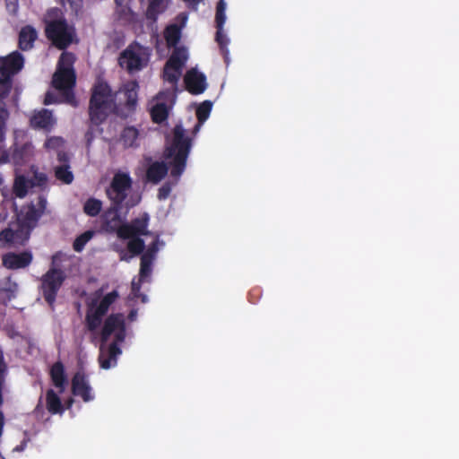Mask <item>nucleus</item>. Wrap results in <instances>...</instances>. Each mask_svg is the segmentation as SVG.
Instances as JSON below:
<instances>
[{
    "label": "nucleus",
    "instance_id": "nucleus-34",
    "mask_svg": "<svg viewBox=\"0 0 459 459\" xmlns=\"http://www.w3.org/2000/svg\"><path fill=\"white\" fill-rule=\"evenodd\" d=\"M160 244L163 245V242L160 241L159 236H157L156 238L148 246L146 250L143 251L141 257L154 262L159 252Z\"/></svg>",
    "mask_w": 459,
    "mask_h": 459
},
{
    "label": "nucleus",
    "instance_id": "nucleus-55",
    "mask_svg": "<svg viewBox=\"0 0 459 459\" xmlns=\"http://www.w3.org/2000/svg\"><path fill=\"white\" fill-rule=\"evenodd\" d=\"M203 124H204V123H200V122L198 121V122H197V124H196V125L195 126V127H194V133H197V132L200 130V128H201V126H202V125H203Z\"/></svg>",
    "mask_w": 459,
    "mask_h": 459
},
{
    "label": "nucleus",
    "instance_id": "nucleus-22",
    "mask_svg": "<svg viewBox=\"0 0 459 459\" xmlns=\"http://www.w3.org/2000/svg\"><path fill=\"white\" fill-rule=\"evenodd\" d=\"M36 186L33 179H28L23 175H16L13 186V192L18 198H24L30 188Z\"/></svg>",
    "mask_w": 459,
    "mask_h": 459
},
{
    "label": "nucleus",
    "instance_id": "nucleus-44",
    "mask_svg": "<svg viewBox=\"0 0 459 459\" xmlns=\"http://www.w3.org/2000/svg\"><path fill=\"white\" fill-rule=\"evenodd\" d=\"M29 442H30V437L29 436V433H28V431H24V437H23L22 441L21 442L20 445L16 446L13 449V452L20 453V452L24 451L26 449Z\"/></svg>",
    "mask_w": 459,
    "mask_h": 459
},
{
    "label": "nucleus",
    "instance_id": "nucleus-58",
    "mask_svg": "<svg viewBox=\"0 0 459 459\" xmlns=\"http://www.w3.org/2000/svg\"><path fill=\"white\" fill-rule=\"evenodd\" d=\"M126 207H127V208H129V207L134 206V204H129L128 203H126Z\"/></svg>",
    "mask_w": 459,
    "mask_h": 459
},
{
    "label": "nucleus",
    "instance_id": "nucleus-26",
    "mask_svg": "<svg viewBox=\"0 0 459 459\" xmlns=\"http://www.w3.org/2000/svg\"><path fill=\"white\" fill-rule=\"evenodd\" d=\"M164 38L169 48H175L181 38V27L176 23L166 27Z\"/></svg>",
    "mask_w": 459,
    "mask_h": 459
},
{
    "label": "nucleus",
    "instance_id": "nucleus-43",
    "mask_svg": "<svg viewBox=\"0 0 459 459\" xmlns=\"http://www.w3.org/2000/svg\"><path fill=\"white\" fill-rule=\"evenodd\" d=\"M173 184L170 182L164 183L158 190L157 197L160 201L166 200L172 190Z\"/></svg>",
    "mask_w": 459,
    "mask_h": 459
},
{
    "label": "nucleus",
    "instance_id": "nucleus-49",
    "mask_svg": "<svg viewBox=\"0 0 459 459\" xmlns=\"http://www.w3.org/2000/svg\"><path fill=\"white\" fill-rule=\"evenodd\" d=\"M35 178L38 179V183L36 185L41 186L46 183L47 178L44 174H36Z\"/></svg>",
    "mask_w": 459,
    "mask_h": 459
},
{
    "label": "nucleus",
    "instance_id": "nucleus-7",
    "mask_svg": "<svg viewBox=\"0 0 459 459\" xmlns=\"http://www.w3.org/2000/svg\"><path fill=\"white\" fill-rule=\"evenodd\" d=\"M132 186L133 180L128 173L117 172L113 176L109 186L105 189L110 204L123 207Z\"/></svg>",
    "mask_w": 459,
    "mask_h": 459
},
{
    "label": "nucleus",
    "instance_id": "nucleus-28",
    "mask_svg": "<svg viewBox=\"0 0 459 459\" xmlns=\"http://www.w3.org/2000/svg\"><path fill=\"white\" fill-rule=\"evenodd\" d=\"M117 298H118L117 291V290H113V291L106 294L100 299L99 304H98L97 299H94L93 300H96V306H95L94 308L97 309L98 311H100V313H102L103 315L106 316V314L108 313L110 306L117 300Z\"/></svg>",
    "mask_w": 459,
    "mask_h": 459
},
{
    "label": "nucleus",
    "instance_id": "nucleus-38",
    "mask_svg": "<svg viewBox=\"0 0 459 459\" xmlns=\"http://www.w3.org/2000/svg\"><path fill=\"white\" fill-rule=\"evenodd\" d=\"M93 237V232L91 230H87L82 234L79 235L73 243V248L76 252H81L83 250L85 245Z\"/></svg>",
    "mask_w": 459,
    "mask_h": 459
},
{
    "label": "nucleus",
    "instance_id": "nucleus-39",
    "mask_svg": "<svg viewBox=\"0 0 459 459\" xmlns=\"http://www.w3.org/2000/svg\"><path fill=\"white\" fill-rule=\"evenodd\" d=\"M181 72L182 70L172 68L171 66H168V65L165 64L163 69V78L165 81L172 84H177L180 78Z\"/></svg>",
    "mask_w": 459,
    "mask_h": 459
},
{
    "label": "nucleus",
    "instance_id": "nucleus-45",
    "mask_svg": "<svg viewBox=\"0 0 459 459\" xmlns=\"http://www.w3.org/2000/svg\"><path fill=\"white\" fill-rule=\"evenodd\" d=\"M144 281H141V277H139L138 281H135L134 280H133L132 281V286H131V290H132V294L135 297V298H139L141 296L140 294V291H141V287H142V283Z\"/></svg>",
    "mask_w": 459,
    "mask_h": 459
},
{
    "label": "nucleus",
    "instance_id": "nucleus-10",
    "mask_svg": "<svg viewBox=\"0 0 459 459\" xmlns=\"http://www.w3.org/2000/svg\"><path fill=\"white\" fill-rule=\"evenodd\" d=\"M75 71H64L56 69L52 78V85L60 91L66 93L67 100L70 103L74 102V95L71 91L75 86Z\"/></svg>",
    "mask_w": 459,
    "mask_h": 459
},
{
    "label": "nucleus",
    "instance_id": "nucleus-46",
    "mask_svg": "<svg viewBox=\"0 0 459 459\" xmlns=\"http://www.w3.org/2000/svg\"><path fill=\"white\" fill-rule=\"evenodd\" d=\"M14 233L11 229H4L0 232V239H4L7 242L13 241Z\"/></svg>",
    "mask_w": 459,
    "mask_h": 459
},
{
    "label": "nucleus",
    "instance_id": "nucleus-54",
    "mask_svg": "<svg viewBox=\"0 0 459 459\" xmlns=\"http://www.w3.org/2000/svg\"><path fill=\"white\" fill-rule=\"evenodd\" d=\"M58 160L59 161H65L66 160V155L65 153H58Z\"/></svg>",
    "mask_w": 459,
    "mask_h": 459
},
{
    "label": "nucleus",
    "instance_id": "nucleus-27",
    "mask_svg": "<svg viewBox=\"0 0 459 459\" xmlns=\"http://www.w3.org/2000/svg\"><path fill=\"white\" fill-rule=\"evenodd\" d=\"M152 120L156 124H161L168 119L169 107L164 102H157L151 108Z\"/></svg>",
    "mask_w": 459,
    "mask_h": 459
},
{
    "label": "nucleus",
    "instance_id": "nucleus-24",
    "mask_svg": "<svg viewBox=\"0 0 459 459\" xmlns=\"http://www.w3.org/2000/svg\"><path fill=\"white\" fill-rule=\"evenodd\" d=\"M30 124L35 128L48 129L52 126V113L48 109H42L35 114Z\"/></svg>",
    "mask_w": 459,
    "mask_h": 459
},
{
    "label": "nucleus",
    "instance_id": "nucleus-21",
    "mask_svg": "<svg viewBox=\"0 0 459 459\" xmlns=\"http://www.w3.org/2000/svg\"><path fill=\"white\" fill-rule=\"evenodd\" d=\"M59 394H60L59 393H56L51 388L48 389L46 391V394H45L46 409L52 415H56V414L62 415L65 411V407L63 404Z\"/></svg>",
    "mask_w": 459,
    "mask_h": 459
},
{
    "label": "nucleus",
    "instance_id": "nucleus-52",
    "mask_svg": "<svg viewBox=\"0 0 459 459\" xmlns=\"http://www.w3.org/2000/svg\"><path fill=\"white\" fill-rule=\"evenodd\" d=\"M133 256L127 255V254L125 251H121L120 253V260L128 262Z\"/></svg>",
    "mask_w": 459,
    "mask_h": 459
},
{
    "label": "nucleus",
    "instance_id": "nucleus-12",
    "mask_svg": "<svg viewBox=\"0 0 459 459\" xmlns=\"http://www.w3.org/2000/svg\"><path fill=\"white\" fill-rule=\"evenodd\" d=\"M32 259V253L28 250L21 253L8 252L2 256V264L9 270L24 269L31 264Z\"/></svg>",
    "mask_w": 459,
    "mask_h": 459
},
{
    "label": "nucleus",
    "instance_id": "nucleus-29",
    "mask_svg": "<svg viewBox=\"0 0 459 459\" xmlns=\"http://www.w3.org/2000/svg\"><path fill=\"white\" fill-rule=\"evenodd\" d=\"M139 131L134 126H126L121 134V142L126 148L136 146Z\"/></svg>",
    "mask_w": 459,
    "mask_h": 459
},
{
    "label": "nucleus",
    "instance_id": "nucleus-18",
    "mask_svg": "<svg viewBox=\"0 0 459 459\" xmlns=\"http://www.w3.org/2000/svg\"><path fill=\"white\" fill-rule=\"evenodd\" d=\"M9 117V112L4 102H0V163L9 161V154L4 149V143L5 139L6 121Z\"/></svg>",
    "mask_w": 459,
    "mask_h": 459
},
{
    "label": "nucleus",
    "instance_id": "nucleus-1",
    "mask_svg": "<svg viewBox=\"0 0 459 459\" xmlns=\"http://www.w3.org/2000/svg\"><path fill=\"white\" fill-rule=\"evenodd\" d=\"M138 90V82L129 81L113 94L107 82H96L91 89L89 102L91 122L99 126L107 119L111 112L123 118L131 116L137 107Z\"/></svg>",
    "mask_w": 459,
    "mask_h": 459
},
{
    "label": "nucleus",
    "instance_id": "nucleus-3",
    "mask_svg": "<svg viewBox=\"0 0 459 459\" xmlns=\"http://www.w3.org/2000/svg\"><path fill=\"white\" fill-rule=\"evenodd\" d=\"M191 138L185 135V129L181 124L176 125L173 128V137L165 150L163 156L169 160L170 166V176L176 179L178 178L186 169V160L191 150Z\"/></svg>",
    "mask_w": 459,
    "mask_h": 459
},
{
    "label": "nucleus",
    "instance_id": "nucleus-50",
    "mask_svg": "<svg viewBox=\"0 0 459 459\" xmlns=\"http://www.w3.org/2000/svg\"><path fill=\"white\" fill-rule=\"evenodd\" d=\"M183 1L187 3L189 6L195 8L203 0H183Z\"/></svg>",
    "mask_w": 459,
    "mask_h": 459
},
{
    "label": "nucleus",
    "instance_id": "nucleus-16",
    "mask_svg": "<svg viewBox=\"0 0 459 459\" xmlns=\"http://www.w3.org/2000/svg\"><path fill=\"white\" fill-rule=\"evenodd\" d=\"M49 377L53 385L59 394H63L68 385V378L65 373L64 364L58 360L55 362L49 369Z\"/></svg>",
    "mask_w": 459,
    "mask_h": 459
},
{
    "label": "nucleus",
    "instance_id": "nucleus-2",
    "mask_svg": "<svg viewBox=\"0 0 459 459\" xmlns=\"http://www.w3.org/2000/svg\"><path fill=\"white\" fill-rule=\"evenodd\" d=\"M100 345L99 353L100 367L109 369L117 366V358L122 353L119 345L126 337L125 316L121 313L111 314L104 321L100 331Z\"/></svg>",
    "mask_w": 459,
    "mask_h": 459
},
{
    "label": "nucleus",
    "instance_id": "nucleus-6",
    "mask_svg": "<svg viewBox=\"0 0 459 459\" xmlns=\"http://www.w3.org/2000/svg\"><path fill=\"white\" fill-rule=\"evenodd\" d=\"M149 62V54L145 48L134 42L127 46L118 56V65L129 74L143 70Z\"/></svg>",
    "mask_w": 459,
    "mask_h": 459
},
{
    "label": "nucleus",
    "instance_id": "nucleus-19",
    "mask_svg": "<svg viewBox=\"0 0 459 459\" xmlns=\"http://www.w3.org/2000/svg\"><path fill=\"white\" fill-rule=\"evenodd\" d=\"M38 39V32L31 25L22 27L19 32L18 47L22 51L30 50Z\"/></svg>",
    "mask_w": 459,
    "mask_h": 459
},
{
    "label": "nucleus",
    "instance_id": "nucleus-9",
    "mask_svg": "<svg viewBox=\"0 0 459 459\" xmlns=\"http://www.w3.org/2000/svg\"><path fill=\"white\" fill-rule=\"evenodd\" d=\"M141 236L142 234L137 229L134 228L130 223H123L118 230L117 237L121 239H128L126 248L131 256H137L145 249V243Z\"/></svg>",
    "mask_w": 459,
    "mask_h": 459
},
{
    "label": "nucleus",
    "instance_id": "nucleus-33",
    "mask_svg": "<svg viewBox=\"0 0 459 459\" xmlns=\"http://www.w3.org/2000/svg\"><path fill=\"white\" fill-rule=\"evenodd\" d=\"M55 175L58 180L65 184H71L74 180V175L70 170L69 166L66 164L56 167L55 169Z\"/></svg>",
    "mask_w": 459,
    "mask_h": 459
},
{
    "label": "nucleus",
    "instance_id": "nucleus-17",
    "mask_svg": "<svg viewBox=\"0 0 459 459\" xmlns=\"http://www.w3.org/2000/svg\"><path fill=\"white\" fill-rule=\"evenodd\" d=\"M169 166L164 161H154L149 165L146 169V181L158 184L160 183L168 174Z\"/></svg>",
    "mask_w": 459,
    "mask_h": 459
},
{
    "label": "nucleus",
    "instance_id": "nucleus-20",
    "mask_svg": "<svg viewBox=\"0 0 459 459\" xmlns=\"http://www.w3.org/2000/svg\"><path fill=\"white\" fill-rule=\"evenodd\" d=\"M96 300L88 303V309L85 316V326L91 333H94L102 323L105 315L95 309Z\"/></svg>",
    "mask_w": 459,
    "mask_h": 459
},
{
    "label": "nucleus",
    "instance_id": "nucleus-25",
    "mask_svg": "<svg viewBox=\"0 0 459 459\" xmlns=\"http://www.w3.org/2000/svg\"><path fill=\"white\" fill-rule=\"evenodd\" d=\"M186 60V50L184 48L175 47V49L166 62V65H168V66H171L172 68L182 70V67L185 65Z\"/></svg>",
    "mask_w": 459,
    "mask_h": 459
},
{
    "label": "nucleus",
    "instance_id": "nucleus-15",
    "mask_svg": "<svg viewBox=\"0 0 459 459\" xmlns=\"http://www.w3.org/2000/svg\"><path fill=\"white\" fill-rule=\"evenodd\" d=\"M46 208L47 200L44 196L39 195L38 198L37 206L33 204H30V205L24 208L22 219L23 223L30 228L35 227L38 221L43 215Z\"/></svg>",
    "mask_w": 459,
    "mask_h": 459
},
{
    "label": "nucleus",
    "instance_id": "nucleus-11",
    "mask_svg": "<svg viewBox=\"0 0 459 459\" xmlns=\"http://www.w3.org/2000/svg\"><path fill=\"white\" fill-rule=\"evenodd\" d=\"M122 206L111 204L100 215L101 229L109 234H118V230L121 228V216L120 211Z\"/></svg>",
    "mask_w": 459,
    "mask_h": 459
},
{
    "label": "nucleus",
    "instance_id": "nucleus-5",
    "mask_svg": "<svg viewBox=\"0 0 459 459\" xmlns=\"http://www.w3.org/2000/svg\"><path fill=\"white\" fill-rule=\"evenodd\" d=\"M45 35L52 45L60 50L66 49L76 37L75 29L69 25L65 18L47 22Z\"/></svg>",
    "mask_w": 459,
    "mask_h": 459
},
{
    "label": "nucleus",
    "instance_id": "nucleus-59",
    "mask_svg": "<svg viewBox=\"0 0 459 459\" xmlns=\"http://www.w3.org/2000/svg\"><path fill=\"white\" fill-rule=\"evenodd\" d=\"M145 299H146V296H144V295H143V299H142V300H143V301H145Z\"/></svg>",
    "mask_w": 459,
    "mask_h": 459
},
{
    "label": "nucleus",
    "instance_id": "nucleus-30",
    "mask_svg": "<svg viewBox=\"0 0 459 459\" xmlns=\"http://www.w3.org/2000/svg\"><path fill=\"white\" fill-rule=\"evenodd\" d=\"M30 147L27 144H23L19 148H15L11 155V160L15 166H22L30 156Z\"/></svg>",
    "mask_w": 459,
    "mask_h": 459
},
{
    "label": "nucleus",
    "instance_id": "nucleus-56",
    "mask_svg": "<svg viewBox=\"0 0 459 459\" xmlns=\"http://www.w3.org/2000/svg\"><path fill=\"white\" fill-rule=\"evenodd\" d=\"M135 315H136L135 311H131L130 314H129V318L131 320H133L134 318Z\"/></svg>",
    "mask_w": 459,
    "mask_h": 459
},
{
    "label": "nucleus",
    "instance_id": "nucleus-23",
    "mask_svg": "<svg viewBox=\"0 0 459 459\" xmlns=\"http://www.w3.org/2000/svg\"><path fill=\"white\" fill-rule=\"evenodd\" d=\"M148 2L145 12L146 19L155 22L159 15L166 11L169 0H148Z\"/></svg>",
    "mask_w": 459,
    "mask_h": 459
},
{
    "label": "nucleus",
    "instance_id": "nucleus-8",
    "mask_svg": "<svg viewBox=\"0 0 459 459\" xmlns=\"http://www.w3.org/2000/svg\"><path fill=\"white\" fill-rule=\"evenodd\" d=\"M66 279L65 272L59 268L52 267L40 279V290L45 301L53 307L57 293Z\"/></svg>",
    "mask_w": 459,
    "mask_h": 459
},
{
    "label": "nucleus",
    "instance_id": "nucleus-42",
    "mask_svg": "<svg viewBox=\"0 0 459 459\" xmlns=\"http://www.w3.org/2000/svg\"><path fill=\"white\" fill-rule=\"evenodd\" d=\"M7 365L4 361V352L0 348V391H4L5 386V377L7 374Z\"/></svg>",
    "mask_w": 459,
    "mask_h": 459
},
{
    "label": "nucleus",
    "instance_id": "nucleus-14",
    "mask_svg": "<svg viewBox=\"0 0 459 459\" xmlns=\"http://www.w3.org/2000/svg\"><path fill=\"white\" fill-rule=\"evenodd\" d=\"M184 82L186 89L193 95H199L207 88L206 76L195 68L186 72Z\"/></svg>",
    "mask_w": 459,
    "mask_h": 459
},
{
    "label": "nucleus",
    "instance_id": "nucleus-4",
    "mask_svg": "<svg viewBox=\"0 0 459 459\" xmlns=\"http://www.w3.org/2000/svg\"><path fill=\"white\" fill-rule=\"evenodd\" d=\"M23 65V56L18 51L0 57V102L8 97L12 90V77L22 69Z\"/></svg>",
    "mask_w": 459,
    "mask_h": 459
},
{
    "label": "nucleus",
    "instance_id": "nucleus-48",
    "mask_svg": "<svg viewBox=\"0 0 459 459\" xmlns=\"http://www.w3.org/2000/svg\"><path fill=\"white\" fill-rule=\"evenodd\" d=\"M7 9L14 12L18 7V0H5Z\"/></svg>",
    "mask_w": 459,
    "mask_h": 459
},
{
    "label": "nucleus",
    "instance_id": "nucleus-47",
    "mask_svg": "<svg viewBox=\"0 0 459 459\" xmlns=\"http://www.w3.org/2000/svg\"><path fill=\"white\" fill-rule=\"evenodd\" d=\"M55 102H56L55 95L51 92H47L45 95L44 104L49 105V104H53Z\"/></svg>",
    "mask_w": 459,
    "mask_h": 459
},
{
    "label": "nucleus",
    "instance_id": "nucleus-13",
    "mask_svg": "<svg viewBox=\"0 0 459 459\" xmlns=\"http://www.w3.org/2000/svg\"><path fill=\"white\" fill-rule=\"evenodd\" d=\"M72 393L79 396L83 402L88 403L94 399L91 387L84 372H76L72 378Z\"/></svg>",
    "mask_w": 459,
    "mask_h": 459
},
{
    "label": "nucleus",
    "instance_id": "nucleus-35",
    "mask_svg": "<svg viewBox=\"0 0 459 459\" xmlns=\"http://www.w3.org/2000/svg\"><path fill=\"white\" fill-rule=\"evenodd\" d=\"M226 3L224 0H220L216 5L215 12V25L216 29H223L224 23L226 22Z\"/></svg>",
    "mask_w": 459,
    "mask_h": 459
},
{
    "label": "nucleus",
    "instance_id": "nucleus-40",
    "mask_svg": "<svg viewBox=\"0 0 459 459\" xmlns=\"http://www.w3.org/2000/svg\"><path fill=\"white\" fill-rule=\"evenodd\" d=\"M215 40L218 43L220 49L224 56V58L228 59L229 55V49H228V44L229 39L226 37V35L223 33V29H217L216 35H215Z\"/></svg>",
    "mask_w": 459,
    "mask_h": 459
},
{
    "label": "nucleus",
    "instance_id": "nucleus-53",
    "mask_svg": "<svg viewBox=\"0 0 459 459\" xmlns=\"http://www.w3.org/2000/svg\"><path fill=\"white\" fill-rule=\"evenodd\" d=\"M73 403H74V399L73 398H69L66 402H65V409H70L71 406L73 405Z\"/></svg>",
    "mask_w": 459,
    "mask_h": 459
},
{
    "label": "nucleus",
    "instance_id": "nucleus-51",
    "mask_svg": "<svg viewBox=\"0 0 459 459\" xmlns=\"http://www.w3.org/2000/svg\"><path fill=\"white\" fill-rule=\"evenodd\" d=\"M39 412H43V408L41 404V397L39 398V403L34 409V413L39 414Z\"/></svg>",
    "mask_w": 459,
    "mask_h": 459
},
{
    "label": "nucleus",
    "instance_id": "nucleus-41",
    "mask_svg": "<svg viewBox=\"0 0 459 459\" xmlns=\"http://www.w3.org/2000/svg\"><path fill=\"white\" fill-rule=\"evenodd\" d=\"M153 261L141 257L139 277L141 281H147L152 273Z\"/></svg>",
    "mask_w": 459,
    "mask_h": 459
},
{
    "label": "nucleus",
    "instance_id": "nucleus-31",
    "mask_svg": "<svg viewBox=\"0 0 459 459\" xmlns=\"http://www.w3.org/2000/svg\"><path fill=\"white\" fill-rule=\"evenodd\" d=\"M102 209V202L97 198L90 197L83 204V212L90 217H96Z\"/></svg>",
    "mask_w": 459,
    "mask_h": 459
},
{
    "label": "nucleus",
    "instance_id": "nucleus-57",
    "mask_svg": "<svg viewBox=\"0 0 459 459\" xmlns=\"http://www.w3.org/2000/svg\"><path fill=\"white\" fill-rule=\"evenodd\" d=\"M117 6H121L124 0H114Z\"/></svg>",
    "mask_w": 459,
    "mask_h": 459
},
{
    "label": "nucleus",
    "instance_id": "nucleus-37",
    "mask_svg": "<svg viewBox=\"0 0 459 459\" xmlns=\"http://www.w3.org/2000/svg\"><path fill=\"white\" fill-rule=\"evenodd\" d=\"M130 224L144 236L150 234L148 231L149 215L147 213H143L140 218L132 220Z\"/></svg>",
    "mask_w": 459,
    "mask_h": 459
},
{
    "label": "nucleus",
    "instance_id": "nucleus-36",
    "mask_svg": "<svg viewBox=\"0 0 459 459\" xmlns=\"http://www.w3.org/2000/svg\"><path fill=\"white\" fill-rule=\"evenodd\" d=\"M212 103L210 100H204L196 108L195 114L200 123H204L210 116Z\"/></svg>",
    "mask_w": 459,
    "mask_h": 459
},
{
    "label": "nucleus",
    "instance_id": "nucleus-32",
    "mask_svg": "<svg viewBox=\"0 0 459 459\" xmlns=\"http://www.w3.org/2000/svg\"><path fill=\"white\" fill-rule=\"evenodd\" d=\"M76 60L75 55L72 52L64 51L58 59L56 69L64 71H74V64Z\"/></svg>",
    "mask_w": 459,
    "mask_h": 459
}]
</instances>
